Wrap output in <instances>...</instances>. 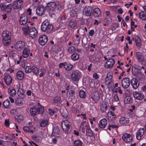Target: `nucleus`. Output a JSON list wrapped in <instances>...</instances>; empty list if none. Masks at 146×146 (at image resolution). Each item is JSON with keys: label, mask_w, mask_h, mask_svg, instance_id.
<instances>
[{"label": "nucleus", "mask_w": 146, "mask_h": 146, "mask_svg": "<svg viewBox=\"0 0 146 146\" xmlns=\"http://www.w3.org/2000/svg\"><path fill=\"white\" fill-rule=\"evenodd\" d=\"M71 58L73 61L77 60L79 58V55L76 53H74L72 55Z\"/></svg>", "instance_id": "obj_50"}, {"label": "nucleus", "mask_w": 146, "mask_h": 146, "mask_svg": "<svg viewBox=\"0 0 146 146\" xmlns=\"http://www.w3.org/2000/svg\"><path fill=\"white\" fill-rule=\"evenodd\" d=\"M4 79L5 82L7 85H10L12 82V78L9 75H5Z\"/></svg>", "instance_id": "obj_24"}, {"label": "nucleus", "mask_w": 146, "mask_h": 146, "mask_svg": "<svg viewBox=\"0 0 146 146\" xmlns=\"http://www.w3.org/2000/svg\"><path fill=\"white\" fill-rule=\"evenodd\" d=\"M108 123L107 119L105 118L101 119L99 122V126L100 129H104Z\"/></svg>", "instance_id": "obj_18"}, {"label": "nucleus", "mask_w": 146, "mask_h": 146, "mask_svg": "<svg viewBox=\"0 0 146 146\" xmlns=\"http://www.w3.org/2000/svg\"><path fill=\"white\" fill-rule=\"evenodd\" d=\"M75 48L73 46H71L68 48V51L69 53H72L74 52L75 50Z\"/></svg>", "instance_id": "obj_59"}, {"label": "nucleus", "mask_w": 146, "mask_h": 146, "mask_svg": "<svg viewBox=\"0 0 146 146\" xmlns=\"http://www.w3.org/2000/svg\"><path fill=\"white\" fill-rule=\"evenodd\" d=\"M8 91L9 94L12 96H14L16 94V91L13 87H11L9 88Z\"/></svg>", "instance_id": "obj_35"}, {"label": "nucleus", "mask_w": 146, "mask_h": 146, "mask_svg": "<svg viewBox=\"0 0 146 146\" xmlns=\"http://www.w3.org/2000/svg\"><path fill=\"white\" fill-rule=\"evenodd\" d=\"M86 134L87 136H92L93 135V133L90 129H87L86 131Z\"/></svg>", "instance_id": "obj_55"}, {"label": "nucleus", "mask_w": 146, "mask_h": 146, "mask_svg": "<svg viewBox=\"0 0 146 146\" xmlns=\"http://www.w3.org/2000/svg\"><path fill=\"white\" fill-rule=\"evenodd\" d=\"M16 56L13 58L15 62L17 61V64H19L20 62V61L22 58L21 56H19L18 55H16Z\"/></svg>", "instance_id": "obj_43"}, {"label": "nucleus", "mask_w": 146, "mask_h": 146, "mask_svg": "<svg viewBox=\"0 0 146 146\" xmlns=\"http://www.w3.org/2000/svg\"><path fill=\"white\" fill-rule=\"evenodd\" d=\"M48 41V38L45 35H43L39 38V42L40 44L42 45H44Z\"/></svg>", "instance_id": "obj_17"}, {"label": "nucleus", "mask_w": 146, "mask_h": 146, "mask_svg": "<svg viewBox=\"0 0 146 146\" xmlns=\"http://www.w3.org/2000/svg\"><path fill=\"white\" fill-rule=\"evenodd\" d=\"M79 96L81 98H84L86 96L85 92L83 90H80L79 92Z\"/></svg>", "instance_id": "obj_54"}, {"label": "nucleus", "mask_w": 146, "mask_h": 146, "mask_svg": "<svg viewBox=\"0 0 146 146\" xmlns=\"http://www.w3.org/2000/svg\"><path fill=\"white\" fill-rule=\"evenodd\" d=\"M28 21L27 19L26 16H21L20 18L19 23L21 25L26 24Z\"/></svg>", "instance_id": "obj_31"}, {"label": "nucleus", "mask_w": 146, "mask_h": 146, "mask_svg": "<svg viewBox=\"0 0 146 146\" xmlns=\"http://www.w3.org/2000/svg\"><path fill=\"white\" fill-rule=\"evenodd\" d=\"M136 46L137 48L140 47L141 46L142 42L141 40V38L138 36L135 37V40Z\"/></svg>", "instance_id": "obj_32"}, {"label": "nucleus", "mask_w": 146, "mask_h": 146, "mask_svg": "<svg viewBox=\"0 0 146 146\" xmlns=\"http://www.w3.org/2000/svg\"><path fill=\"white\" fill-rule=\"evenodd\" d=\"M38 108L37 111L39 113H42L44 111V108L39 103L37 104Z\"/></svg>", "instance_id": "obj_38"}, {"label": "nucleus", "mask_w": 146, "mask_h": 146, "mask_svg": "<svg viewBox=\"0 0 146 146\" xmlns=\"http://www.w3.org/2000/svg\"><path fill=\"white\" fill-rule=\"evenodd\" d=\"M144 130L143 128H140L137 132L136 136L138 140L140 139L144 134Z\"/></svg>", "instance_id": "obj_16"}, {"label": "nucleus", "mask_w": 146, "mask_h": 146, "mask_svg": "<svg viewBox=\"0 0 146 146\" xmlns=\"http://www.w3.org/2000/svg\"><path fill=\"white\" fill-rule=\"evenodd\" d=\"M100 110L102 112H104L107 110V107L105 103H103L102 104L100 105Z\"/></svg>", "instance_id": "obj_45"}, {"label": "nucleus", "mask_w": 146, "mask_h": 146, "mask_svg": "<svg viewBox=\"0 0 146 146\" xmlns=\"http://www.w3.org/2000/svg\"><path fill=\"white\" fill-rule=\"evenodd\" d=\"M30 52V50L27 48H25L23 50V53L22 56L23 58H27L29 55Z\"/></svg>", "instance_id": "obj_30"}, {"label": "nucleus", "mask_w": 146, "mask_h": 146, "mask_svg": "<svg viewBox=\"0 0 146 146\" xmlns=\"http://www.w3.org/2000/svg\"><path fill=\"white\" fill-rule=\"evenodd\" d=\"M133 94L135 99L139 100H142L144 97L143 93L137 91L133 92Z\"/></svg>", "instance_id": "obj_14"}, {"label": "nucleus", "mask_w": 146, "mask_h": 146, "mask_svg": "<svg viewBox=\"0 0 146 146\" xmlns=\"http://www.w3.org/2000/svg\"><path fill=\"white\" fill-rule=\"evenodd\" d=\"M32 68L29 66H27L25 68V71L27 73H30L32 71Z\"/></svg>", "instance_id": "obj_61"}, {"label": "nucleus", "mask_w": 146, "mask_h": 146, "mask_svg": "<svg viewBox=\"0 0 146 146\" xmlns=\"http://www.w3.org/2000/svg\"><path fill=\"white\" fill-rule=\"evenodd\" d=\"M90 85L92 88L98 87L99 86V82L98 81H92L90 84Z\"/></svg>", "instance_id": "obj_40"}, {"label": "nucleus", "mask_w": 146, "mask_h": 146, "mask_svg": "<svg viewBox=\"0 0 146 146\" xmlns=\"http://www.w3.org/2000/svg\"><path fill=\"white\" fill-rule=\"evenodd\" d=\"M136 57L138 61L142 62L144 60V58L141 53L137 52L136 53Z\"/></svg>", "instance_id": "obj_33"}, {"label": "nucleus", "mask_w": 146, "mask_h": 146, "mask_svg": "<svg viewBox=\"0 0 146 146\" xmlns=\"http://www.w3.org/2000/svg\"><path fill=\"white\" fill-rule=\"evenodd\" d=\"M52 135L54 137H59L60 135L59 129H54L53 131Z\"/></svg>", "instance_id": "obj_42"}, {"label": "nucleus", "mask_w": 146, "mask_h": 146, "mask_svg": "<svg viewBox=\"0 0 146 146\" xmlns=\"http://www.w3.org/2000/svg\"><path fill=\"white\" fill-rule=\"evenodd\" d=\"M131 84L132 87L135 89L137 88L139 86V83L137 79L133 78L131 81Z\"/></svg>", "instance_id": "obj_20"}, {"label": "nucleus", "mask_w": 146, "mask_h": 146, "mask_svg": "<svg viewBox=\"0 0 146 146\" xmlns=\"http://www.w3.org/2000/svg\"><path fill=\"white\" fill-rule=\"evenodd\" d=\"M56 6V3L54 2H49L47 4V7L49 9L53 11L55 10Z\"/></svg>", "instance_id": "obj_21"}, {"label": "nucleus", "mask_w": 146, "mask_h": 146, "mask_svg": "<svg viewBox=\"0 0 146 146\" xmlns=\"http://www.w3.org/2000/svg\"><path fill=\"white\" fill-rule=\"evenodd\" d=\"M53 28V26L50 24L47 20H45L41 25V29L42 31H50Z\"/></svg>", "instance_id": "obj_2"}, {"label": "nucleus", "mask_w": 146, "mask_h": 146, "mask_svg": "<svg viewBox=\"0 0 146 146\" xmlns=\"http://www.w3.org/2000/svg\"><path fill=\"white\" fill-rule=\"evenodd\" d=\"M17 93L19 95H22L24 93V91L21 88H19L18 90Z\"/></svg>", "instance_id": "obj_62"}, {"label": "nucleus", "mask_w": 146, "mask_h": 146, "mask_svg": "<svg viewBox=\"0 0 146 146\" xmlns=\"http://www.w3.org/2000/svg\"><path fill=\"white\" fill-rule=\"evenodd\" d=\"M115 63V61L113 58L109 59L105 63V67L106 68H111L114 65Z\"/></svg>", "instance_id": "obj_7"}, {"label": "nucleus", "mask_w": 146, "mask_h": 146, "mask_svg": "<svg viewBox=\"0 0 146 146\" xmlns=\"http://www.w3.org/2000/svg\"><path fill=\"white\" fill-rule=\"evenodd\" d=\"M29 26L28 25L23 26L22 27V30L23 33L25 35H28L29 33L30 30Z\"/></svg>", "instance_id": "obj_29"}, {"label": "nucleus", "mask_w": 146, "mask_h": 146, "mask_svg": "<svg viewBox=\"0 0 146 146\" xmlns=\"http://www.w3.org/2000/svg\"><path fill=\"white\" fill-rule=\"evenodd\" d=\"M61 113L62 116L64 117H66L68 116V114L66 110H65L64 112L62 111V110H61Z\"/></svg>", "instance_id": "obj_63"}, {"label": "nucleus", "mask_w": 146, "mask_h": 146, "mask_svg": "<svg viewBox=\"0 0 146 146\" xmlns=\"http://www.w3.org/2000/svg\"><path fill=\"white\" fill-rule=\"evenodd\" d=\"M129 122V118L124 117H122L119 119V124L120 126L127 125Z\"/></svg>", "instance_id": "obj_8"}, {"label": "nucleus", "mask_w": 146, "mask_h": 146, "mask_svg": "<svg viewBox=\"0 0 146 146\" xmlns=\"http://www.w3.org/2000/svg\"><path fill=\"white\" fill-rule=\"evenodd\" d=\"M11 33L8 31H4L1 34L3 44L5 45H8L10 44L11 40Z\"/></svg>", "instance_id": "obj_1"}, {"label": "nucleus", "mask_w": 146, "mask_h": 146, "mask_svg": "<svg viewBox=\"0 0 146 146\" xmlns=\"http://www.w3.org/2000/svg\"><path fill=\"white\" fill-rule=\"evenodd\" d=\"M112 74L111 72L108 73L105 78V83L107 85L110 84L112 82Z\"/></svg>", "instance_id": "obj_13"}, {"label": "nucleus", "mask_w": 146, "mask_h": 146, "mask_svg": "<svg viewBox=\"0 0 146 146\" xmlns=\"http://www.w3.org/2000/svg\"><path fill=\"white\" fill-rule=\"evenodd\" d=\"M16 120L19 123L23 120L24 119L23 115L20 114H17L15 116Z\"/></svg>", "instance_id": "obj_36"}, {"label": "nucleus", "mask_w": 146, "mask_h": 146, "mask_svg": "<svg viewBox=\"0 0 146 146\" xmlns=\"http://www.w3.org/2000/svg\"><path fill=\"white\" fill-rule=\"evenodd\" d=\"M74 146H82V142L79 139L75 140L74 142Z\"/></svg>", "instance_id": "obj_47"}, {"label": "nucleus", "mask_w": 146, "mask_h": 146, "mask_svg": "<svg viewBox=\"0 0 146 146\" xmlns=\"http://www.w3.org/2000/svg\"><path fill=\"white\" fill-rule=\"evenodd\" d=\"M25 77L24 72L22 71H19L16 74V78L19 80H22Z\"/></svg>", "instance_id": "obj_26"}, {"label": "nucleus", "mask_w": 146, "mask_h": 146, "mask_svg": "<svg viewBox=\"0 0 146 146\" xmlns=\"http://www.w3.org/2000/svg\"><path fill=\"white\" fill-rule=\"evenodd\" d=\"M94 16L97 17H99L101 15V12L100 9L98 8H96L94 10Z\"/></svg>", "instance_id": "obj_37"}, {"label": "nucleus", "mask_w": 146, "mask_h": 146, "mask_svg": "<svg viewBox=\"0 0 146 146\" xmlns=\"http://www.w3.org/2000/svg\"><path fill=\"white\" fill-rule=\"evenodd\" d=\"M16 56L13 58L15 62L17 61V64H19L20 62V61L22 58L21 56H19L18 55H16Z\"/></svg>", "instance_id": "obj_44"}, {"label": "nucleus", "mask_w": 146, "mask_h": 146, "mask_svg": "<svg viewBox=\"0 0 146 146\" xmlns=\"http://www.w3.org/2000/svg\"><path fill=\"white\" fill-rule=\"evenodd\" d=\"M45 8L42 6L38 7L36 9V12L39 15H42L44 14Z\"/></svg>", "instance_id": "obj_22"}, {"label": "nucleus", "mask_w": 146, "mask_h": 146, "mask_svg": "<svg viewBox=\"0 0 146 146\" xmlns=\"http://www.w3.org/2000/svg\"><path fill=\"white\" fill-rule=\"evenodd\" d=\"M23 129L24 131L26 133H30L29 127H23Z\"/></svg>", "instance_id": "obj_64"}, {"label": "nucleus", "mask_w": 146, "mask_h": 146, "mask_svg": "<svg viewBox=\"0 0 146 146\" xmlns=\"http://www.w3.org/2000/svg\"><path fill=\"white\" fill-rule=\"evenodd\" d=\"M62 127L64 131L65 132L69 133L71 130L70 123L67 120L63 121L61 123Z\"/></svg>", "instance_id": "obj_3"}, {"label": "nucleus", "mask_w": 146, "mask_h": 146, "mask_svg": "<svg viewBox=\"0 0 146 146\" xmlns=\"http://www.w3.org/2000/svg\"><path fill=\"white\" fill-rule=\"evenodd\" d=\"M68 25L71 28H76L77 26V22L75 20L72 19L70 21Z\"/></svg>", "instance_id": "obj_28"}, {"label": "nucleus", "mask_w": 146, "mask_h": 146, "mask_svg": "<svg viewBox=\"0 0 146 146\" xmlns=\"http://www.w3.org/2000/svg\"><path fill=\"white\" fill-rule=\"evenodd\" d=\"M10 103L9 101L8 100L4 101L3 103V105L4 107L6 108H9L10 106Z\"/></svg>", "instance_id": "obj_48"}, {"label": "nucleus", "mask_w": 146, "mask_h": 146, "mask_svg": "<svg viewBox=\"0 0 146 146\" xmlns=\"http://www.w3.org/2000/svg\"><path fill=\"white\" fill-rule=\"evenodd\" d=\"M24 46V42L21 41H18L15 45V48L17 50H19L23 49Z\"/></svg>", "instance_id": "obj_19"}, {"label": "nucleus", "mask_w": 146, "mask_h": 146, "mask_svg": "<svg viewBox=\"0 0 146 146\" xmlns=\"http://www.w3.org/2000/svg\"><path fill=\"white\" fill-rule=\"evenodd\" d=\"M23 3L22 0H17L13 2L12 6L14 9H18L21 7Z\"/></svg>", "instance_id": "obj_10"}, {"label": "nucleus", "mask_w": 146, "mask_h": 146, "mask_svg": "<svg viewBox=\"0 0 146 146\" xmlns=\"http://www.w3.org/2000/svg\"><path fill=\"white\" fill-rule=\"evenodd\" d=\"M30 130L29 132L30 133H34L36 130V127L34 125H32L30 126L29 127Z\"/></svg>", "instance_id": "obj_52"}, {"label": "nucleus", "mask_w": 146, "mask_h": 146, "mask_svg": "<svg viewBox=\"0 0 146 146\" xmlns=\"http://www.w3.org/2000/svg\"><path fill=\"white\" fill-rule=\"evenodd\" d=\"M66 90L67 91V94H69L71 96H73L74 93V91L72 89L71 87L70 86H68L67 87Z\"/></svg>", "instance_id": "obj_41"}, {"label": "nucleus", "mask_w": 146, "mask_h": 146, "mask_svg": "<svg viewBox=\"0 0 146 146\" xmlns=\"http://www.w3.org/2000/svg\"><path fill=\"white\" fill-rule=\"evenodd\" d=\"M70 15L72 17H74L76 16V13L74 10H72L70 12Z\"/></svg>", "instance_id": "obj_60"}, {"label": "nucleus", "mask_w": 146, "mask_h": 146, "mask_svg": "<svg viewBox=\"0 0 146 146\" xmlns=\"http://www.w3.org/2000/svg\"><path fill=\"white\" fill-rule=\"evenodd\" d=\"M107 117L108 120L112 121L115 119L116 115L113 112L110 111L107 113Z\"/></svg>", "instance_id": "obj_25"}, {"label": "nucleus", "mask_w": 146, "mask_h": 146, "mask_svg": "<svg viewBox=\"0 0 146 146\" xmlns=\"http://www.w3.org/2000/svg\"><path fill=\"white\" fill-rule=\"evenodd\" d=\"M87 125V123L86 121L82 122L80 126V128L82 130L85 129V127Z\"/></svg>", "instance_id": "obj_56"}, {"label": "nucleus", "mask_w": 146, "mask_h": 146, "mask_svg": "<svg viewBox=\"0 0 146 146\" xmlns=\"http://www.w3.org/2000/svg\"><path fill=\"white\" fill-rule=\"evenodd\" d=\"M37 34L36 29L35 27L31 28L29 30L28 35L31 38L33 39L35 37Z\"/></svg>", "instance_id": "obj_12"}, {"label": "nucleus", "mask_w": 146, "mask_h": 146, "mask_svg": "<svg viewBox=\"0 0 146 146\" xmlns=\"http://www.w3.org/2000/svg\"><path fill=\"white\" fill-rule=\"evenodd\" d=\"M12 5L9 4L7 5H5L4 3H1L0 4V8L2 11H5L8 13L11 11L12 8Z\"/></svg>", "instance_id": "obj_4"}, {"label": "nucleus", "mask_w": 146, "mask_h": 146, "mask_svg": "<svg viewBox=\"0 0 146 146\" xmlns=\"http://www.w3.org/2000/svg\"><path fill=\"white\" fill-rule=\"evenodd\" d=\"M122 139L124 141L127 142L131 141L132 139V136L131 135L127 133L124 134L122 137Z\"/></svg>", "instance_id": "obj_15"}, {"label": "nucleus", "mask_w": 146, "mask_h": 146, "mask_svg": "<svg viewBox=\"0 0 146 146\" xmlns=\"http://www.w3.org/2000/svg\"><path fill=\"white\" fill-rule=\"evenodd\" d=\"M139 18L142 20H146V13L144 11H141L139 13Z\"/></svg>", "instance_id": "obj_34"}, {"label": "nucleus", "mask_w": 146, "mask_h": 146, "mask_svg": "<svg viewBox=\"0 0 146 146\" xmlns=\"http://www.w3.org/2000/svg\"><path fill=\"white\" fill-rule=\"evenodd\" d=\"M61 100V98L59 96H56L54 99V101L55 103H60Z\"/></svg>", "instance_id": "obj_53"}, {"label": "nucleus", "mask_w": 146, "mask_h": 146, "mask_svg": "<svg viewBox=\"0 0 146 146\" xmlns=\"http://www.w3.org/2000/svg\"><path fill=\"white\" fill-rule=\"evenodd\" d=\"M30 112L32 115H35L36 112V108L35 107H33L31 108L30 110Z\"/></svg>", "instance_id": "obj_49"}, {"label": "nucleus", "mask_w": 146, "mask_h": 146, "mask_svg": "<svg viewBox=\"0 0 146 146\" xmlns=\"http://www.w3.org/2000/svg\"><path fill=\"white\" fill-rule=\"evenodd\" d=\"M132 102L131 99L129 97H126L124 99V102L126 104L131 103Z\"/></svg>", "instance_id": "obj_51"}, {"label": "nucleus", "mask_w": 146, "mask_h": 146, "mask_svg": "<svg viewBox=\"0 0 146 146\" xmlns=\"http://www.w3.org/2000/svg\"><path fill=\"white\" fill-rule=\"evenodd\" d=\"M92 9L90 7L87 9H85L83 11L84 14L86 16H89L91 15L92 13Z\"/></svg>", "instance_id": "obj_27"}, {"label": "nucleus", "mask_w": 146, "mask_h": 146, "mask_svg": "<svg viewBox=\"0 0 146 146\" xmlns=\"http://www.w3.org/2000/svg\"><path fill=\"white\" fill-rule=\"evenodd\" d=\"M81 77V73L78 70L73 71L72 73L71 78L73 81H76L79 80Z\"/></svg>", "instance_id": "obj_6"}, {"label": "nucleus", "mask_w": 146, "mask_h": 146, "mask_svg": "<svg viewBox=\"0 0 146 146\" xmlns=\"http://www.w3.org/2000/svg\"><path fill=\"white\" fill-rule=\"evenodd\" d=\"M59 66L60 68H62L63 66L65 70L70 71L72 68L73 66L70 63L65 62L60 63L59 64Z\"/></svg>", "instance_id": "obj_11"}, {"label": "nucleus", "mask_w": 146, "mask_h": 146, "mask_svg": "<svg viewBox=\"0 0 146 146\" xmlns=\"http://www.w3.org/2000/svg\"><path fill=\"white\" fill-rule=\"evenodd\" d=\"M92 98L94 103L96 102L100 98L99 94L97 92L93 93L92 94Z\"/></svg>", "instance_id": "obj_23"}, {"label": "nucleus", "mask_w": 146, "mask_h": 146, "mask_svg": "<svg viewBox=\"0 0 146 146\" xmlns=\"http://www.w3.org/2000/svg\"><path fill=\"white\" fill-rule=\"evenodd\" d=\"M32 70L33 73L36 75H38L39 73V69L35 66L32 67Z\"/></svg>", "instance_id": "obj_46"}, {"label": "nucleus", "mask_w": 146, "mask_h": 146, "mask_svg": "<svg viewBox=\"0 0 146 146\" xmlns=\"http://www.w3.org/2000/svg\"><path fill=\"white\" fill-rule=\"evenodd\" d=\"M17 105L18 106H21L23 104V102L21 100L18 99L16 102Z\"/></svg>", "instance_id": "obj_57"}, {"label": "nucleus", "mask_w": 146, "mask_h": 146, "mask_svg": "<svg viewBox=\"0 0 146 146\" xmlns=\"http://www.w3.org/2000/svg\"><path fill=\"white\" fill-rule=\"evenodd\" d=\"M119 27V24L117 23H114L112 25L111 29L112 31H115Z\"/></svg>", "instance_id": "obj_58"}, {"label": "nucleus", "mask_w": 146, "mask_h": 146, "mask_svg": "<svg viewBox=\"0 0 146 146\" xmlns=\"http://www.w3.org/2000/svg\"><path fill=\"white\" fill-rule=\"evenodd\" d=\"M48 121L47 119H44L41 121L40 123V126L42 127H44L47 125Z\"/></svg>", "instance_id": "obj_39"}, {"label": "nucleus", "mask_w": 146, "mask_h": 146, "mask_svg": "<svg viewBox=\"0 0 146 146\" xmlns=\"http://www.w3.org/2000/svg\"><path fill=\"white\" fill-rule=\"evenodd\" d=\"M132 73L133 75L137 76L139 79H141L139 75H141L142 78L144 77V75L139 73L140 70L138 68V66L136 65H134L132 68Z\"/></svg>", "instance_id": "obj_5"}, {"label": "nucleus", "mask_w": 146, "mask_h": 146, "mask_svg": "<svg viewBox=\"0 0 146 146\" xmlns=\"http://www.w3.org/2000/svg\"><path fill=\"white\" fill-rule=\"evenodd\" d=\"M131 80L128 78H123L121 81V85L124 88H128L130 84Z\"/></svg>", "instance_id": "obj_9"}]
</instances>
